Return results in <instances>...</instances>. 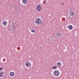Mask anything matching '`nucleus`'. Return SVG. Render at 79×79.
<instances>
[{
  "label": "nucleus",
  "instance_id": "nucleus-1",
  "mask_svg": "<svg viewBox=\"0 0 79 79\" xmlns=\"http://www.w3.org/2000/svg\"><path fill=\"white\" fill-rule=\"evenodd\" d=\"M35 23L38 24H40L42 23V20L39 18H37L35 20Z\"/></svg>",
  "mask_w": 79,
  "mask_h": 79
},
{
  "label": "nucleus",
  "instance_id": "nucleus-2",
  "mask_svg": "<svg viewBox=\"0 0 79 79\" xmlns=\"http://www.w3.org/2000/svg\"><path fill=\"white\" fill-rule=\"evenodd\" d=\"M53 74L54 76H59V74H60V72H59V71L58 70H55L54 71Z\"/></svg>",
  "mask_w": 79,
  "mask_h": 79
},
{
  "label": "nucleus",
  "instance_id": "nucleus-3",
  "mask_svg": "<svg viewBox=\"0 0 79 79\" xmlns=\"http://www.w3.org/2000/svg\"><path fill=\"white\" fill-rule=\"evenodd\" d=\"M15 27H16L15 25L13 24L12 26H10L9 27V29L11 31H12L13 30L15 31Z\"/></svg>",
  "mask_w": 79,
  "mask_h": 79
},
{
  "label": "nucleus",
  "instance_id": "nucleus-4",
  "mask_svg": "<svg viewBox=\"0 0 79 79\" xmlns=\"http://www.w3.org/2000/svg\"><path fill=\"white\" fill-rule=\"evenodd\" d=\"M25 64L26 65V66H27V67H28V68L31 67V63L29 61L26 62L25 63Z\"/></svg>",
  "mask_w": 79,
  "mask_h": 79
},
{
  "label": "nucleus",
  "instance_id": "nucleus-5",
  "mask_svg": "<svg viewBox=\"0 0 79 79\" xmlns=\"http://www.w3.org/2000/svg\"><path fill=\"white\" fill-rule=\"evenodd\" d=\"M56 65L58 66V68L61 67V63L60 62H58L56 63Z\"/></svg>",
  "mask_w": 79,
  "mask_h": 79
},
{
  "label": "nucleus",
  "instance_id": "nucleus-6",
  "mask_svg": "<svg viewBox=\"0 0 79 79\" xmlns=\"http://www.w3.org/2000/svg\"><path fill=\"white\" fill-rule=\"evenodd\" d=\"M36 8L38 11H40L42 10V7L40 6H38Z\"/></svg>",
  "mask_w": 79,
  "mask_h": 79
},
{
  "label": "nucleus",
  "instance_id": "nucleus-7",
  "mask_svg": "<svg viewBox=\"0 0 79 79\" xmlns=\"http://www.w3.org/2000/svg\"><path fill=\"white\" fill-rule=\"evenodd\" d=\"M10 76H14L15 73L13 72H11L10 73Z\"/></svg>",
  "mask_w": 79,
  "mask_h": 79
},
{
  "label": "nucleus",
  "instance_id": "nucleus-8",
  "mask_svg": "<svg viewBox=\"0 0 79 79\" xmlns=\"http://www.w3.org/2000/svg\"><path fill=\"white\" fill-rule=\"evenodd\" d=\"M74 12L73 11H72L70 13V15L71 16H72L73 15H74Z\"/></svg>",
  "mask_w": 79,
  "mask_h": 79
},
{
  "label": "nucleus",
  "instance_id": "nucleus-9",
  "mask_svg": "<svg viewBox=\"0 0 79 79\" xmlns=\"http://www.w3.org/2000/svg\"><path fill=\"white\" fill-rule=\"evenodd\" d=\"M7 23V22L6 21H4L3 22H2V24L3 26H6V24Z\"/></svg>",
  "mask_w": 79,
  "mask_h": 79
},
{
  "label": "nucleus",
  "instance_id": "nucleus-10",
  "mask_svg": "<svg viewBox=\"0 0 79 79\" xmlns=\"http://www.w3.org/2000/svg\"><path fill=\"white\" fill-rule=\"evenodd\" d=\"M27 0H23L22 1V3H24V4H25L26 2H27Z\"/></svg>",
  "mask_w": 79,
  "mask_h": 79
},
{
  "label": "nucleus",
  "instance_id": "nucleus-11",
  "mask_svg": "<svg viewBox=\"0 0 79 79\" xmlns=\"http://www.w3.org/2000/svg\"><path fill=\"white\" fill-rule=\"evenodd\" d=\"M73 27L72 25H69V29H73Z\"/></svg>",
  "mask_w": 79,
  "mask_h": 79
},
{
  "label": "nucleus",
  "instance_id": "nucleus-12",
  "mask_svg": "<svg viewBox=\"0 0 79 79\" xmlns=\"http://www.w3.org/2000/svg\"><path fill=\"white\" fill-rule=\"evenodd\" d=\"M56 36L57 37H59L60 36V33L58 32L56 33Z\"/></svg>",
  "mask_w": 79,
  "mask_h": 79
},
{
  "label": "nucleus",
  "instance_id": "nucleus-13",
  "mask_svg": "<svg viewBox=\"0 0 79 79\" xmlns=\"http://www.w3.org/2000/svg\"><path fill=\"white\" fill-rule=\"evenodd\" d=\"M31 31L32 32H35V30H34V29H31Z\"/></svg>",
  "mask_w": 79,
  "mask_h": 79
},
{
  "label": "nucleus",
  "instance_id": "nucleus-14",
  "mask_svg": "<svg viewBox=\"0 0 79 79\" xmlns=\"http://www.w3.org/2000/svg\"><path fill=\"white\" fill-rule=\"evenodd\" d=\"M57 68V67H54L52 68V69H56Z\"/></svg>",
  "mask_w": 79,
  "mask_h": 79
},
{
  "label": "nucleus",
  "instance_id": "nucleus-15",
  "mask_svg": "<svg viewBox=\"0 0 79 79\" xmlns=\"http://www.w3.org/2000/svg\"><path fill=\"white\" fill-rule=\"evenodd\" d=\"M2 72H0V77H2Z\"/></svg>",
  "mask_w": 79,
  "mask_h": 79
},
{
  "label": "nucleus",
  "instance_id": "nucleus-16",
  "mask_svg": "<svg viewBox=\"0 0 79 79\" xmlns=\"http://www.w3.org/2000/svg\"><path fill=\"white\" fill-rule=\"evenodd\" d=\"M3 70V69L2 68H0V71H2V70Z\"/></svg>",
  "mask_w": 79,
  "mask_h": 79
},
{
  "label": "nucleus",
  "instance_id": "nucleus-17",
  "mask_svg": "<svg viewBox=\"0 0 79 79\" xmlns=\"http://www.w3.org/2000/svg\"><path fill=\"white\" fill-rule=\"evenodd\" d=\"M1 73H2V74H4V73H5L2 72H1Z\"/></svg>",
  "mask_w": 79,
  "mask_h": 79
},
{
  "label": "nucleus",
  "instance_id": "nucleus-18",
  "mask_svg": "<svg viewBox=\"0 0 79 79\" xmlns=\"http://www.w3.org/2000/svg\"><path fill=\"white\" fill-rule=\"evenodd\" d=\"M43 3H44V4H45V2H43Z\"/></svg>",
  "mask_w": 79,
  "mask_h": 79
},
{
  "label": "nucleus",
  "instance_id": "nucleus-19",
  "mask_svg": "<svg viewBox=\"0 0 79 79\" xmlns=\"http://www.w3.org/2000/svg\"><path fill=\"white\" fill-rule=\"evenodd\" d=\"M78 55L79 54V52H78Z\"/></svg>",
  "mask_w": 79,
  "mask_h": 79
},
{
  "label": "nucleus",
  "instance_id": "nucleus-20",
  "mask_svg": "<svg viewBox=\"0 0 79 79\" xmlns=\"http://www.w3.org/2000/svg\"><path fill=\"white\" fill-rule=\"evenodd\" d=\"M62 5H64V3H62Z\"/></svg>",
  "mask_w": 79,
  "mask_h": 79
}]
</instances>
